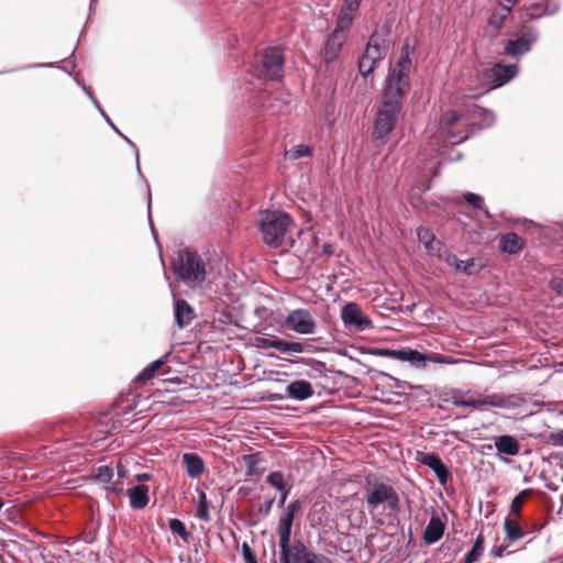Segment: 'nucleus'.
I'll return each instance as SVG.
<instances>
[{"instance_id":"obj_1","label":"nucleus","mask_w":563,"mask_h":563,"mask_svg":"<svg viewBox=\"0 0 563 563\" xmlns=\"http://www.w3.org/2000/svg\"><path fill=\"white\" fill-rule=\"evenodd\" d=\"M300 498L290 500L284 507L277 522L279 556L276 560V545L272 543V563H334L324 554L310 550L301 539L291 542L292 527L302 510Z\"/></svg>"},{"instance_id":"obj_2","label":"nucleus","mask_w":563,"mask_h":563,"mask_svg":"<svg viewBox=\"0 0 563 563\" xmlns=\"http://www.w3.org/2000/svg\"><path fill=\"white\" fill-rule=\"evenodd\" d=\"M172 272L176 279L195 289L206 280V263L198 252L185 247L178 252L177 258L172 264Z\"/></svg>"},{"instance_id":"obj_3","label":"nucleus","mask_w":563,"mask_h":563,"mask_svg":"<svg viewBox=\"0 0 563 563\" xmlns=\"http://www.w3.org/2000/svg\"><path fill=\"white\" fill-rule=\"evenodd\" d=\"M404 100L382 95L375 115L372 137L386 143L397 126Z\"/></svg>"},{"instance_id":"obj_4","label":"nucleus","mask_w":563,"mask_h":563,"mask_svg":"<svg viewBox=\"0 0 563 563\" xmlns=\"http://www.w3.org/2000/svg\"><path fill=\"white\" fill-rule=\"evenodd\" d=\"M295 224L292 217L282 210H264L261 212L260 230L264 242L271 247H279L288 229Z\"/></svg>"},{"instance_id":"obj_5","label":"nucleus","mask_w":563,"mask_h":563,"mask_svg":"<svg viewBox=\"0 0 563 563\" xmlns=\"http://www.w3.org/2000/svg\"><path fill=\"white\" fill-rule=\"evenodd\" d=\"M506 35L508 38L501 43V54L517 62L531 52L540 36L539 31L534 26L522 23H519L518 29L507 31Z\"/></svg>"},{"instance_id":"obj_6","label":"nucleus","mask_w":563,"mask_h":563,"mask_svg":"<svg viewBox=\"0 0 563 563\" xmlns=\"http://www.w3.org/2000/svg\"><path fill=\"white\" fill-rule=\"evenodd\" d=\"M284 54L274 47H268L256 55L252 64V73L258 79L277 81L284 78Z\"/></svg>"},{"instance_id":"obj_7","label":"nucleus","mask_w":563,"mask_h":563,"mask_svg":"<svg viewBox=\"0 0 563 563\" xmlns=\"http://www.w3.org/2000/svg\"><path fill=\"white\" fill-rule=\"evenodd\" d=\"M462 115L455 110H448L440 118L438 125L439 142L442 147L453 146L466 141L470 137V133L455 132L453 128L460 122Z\"/></svg>"},{"instance_id":"obj_8","label":"nucleus","mask_w":563,"mask_h":563,"mask_svg":"<svg viewBox=\"0 0 563 563\" xmlns=\"http://www.w3.org/2000/svg\"><path fill=\"white\" fill-rule=\"evenodd\" d=\"M409 73L396 66L389 69L383 84L382 95L405 100L410 89Z\"/></svg>"},{"instance_id":"obj_9","label":"nucleus","mask_w":563,"mask_h":563,"mask_svg":"<svg viewBox=\"0 0 563 563\" xmlns=\"http://www.w3.org/2000/svg\"><path fill=\"white\" fill-rule=\"evenodd\" d=\"M341 320L350 331L363 332L374 328L371 318L355 301H347L342 306Z\"/></svg>"},{"instance_id":"obj_10","label":"nucleus","mask_w":563,"mask_h":563,"mask_svg":"<svg viewBox=\"0 0 563 563\" xmlns=\"http://www.w3.org/2000/svg\"><path fill=\"white\" fill-rule=\"evenodd\" d=\"M135 407L136 404L134 400L132 401V404H129L124 407H121V405L115 402L111 409L101 413L98 419V422L101 426H103L104 429L98 431L97 440H104L111 432L120 430L122 427V421L117 417H125L126 415L132 412Z\"/></svg>"},{"instance_id":"obj_11","label":"nucleus","mask_w":563,"mask_h":563,"mask_svg":"<svg viewBox=\"0 0 563 563\" xmlns=\"http://www.w3.org/2000/svg\"><path fill=\"white\" fill-rule=\"evenodd\" d=\"M518 63L503 64L495 63L486 73L485 79L487 84V90H495L504 87L516 78L519 74Z\"/></svg>"},{"instance_id":"obj_12","label":"nucleus","mask_w":563,"mask_h":563,"mask_svg":"<svg viewBox=\"0 0 563 563\" xmlns=\"http://www.w3.org/2000/svg\"><path fill=\"white\" fill-rule=\"evenodd\" d=\"M361 353L407 362L415 368H417L419 361L418 357L420 355L419 350L409 346H402L399 349H390L384 346L363 347L361 349Z\"/></svg>"},{"instance_id":"obj_13","label":"nucleus","mask_w":563,"mask_h":563,"mask_svg":"<svg viewBox=\"0 0 563 563\" xmlns=\"http://www.w3.org/2000/svg\"><path fill=\"white\" fill-rule=\"evenodd\" d=\"M559 9V4L552 3L551 0H540L529 5H523L518 10L520 23L530 25V23L543 16L554 15Z\"/></svg>"},{"instance_id":"obj_14","label":"nucleus","mask_w":563,"mask_h":563,"mask_svg":"<svg viewBox=\"0 0 563 563\" xmlns=\"http://www.w3.org/2000/svg\"><path fill=\"white\" fill-rule=\"evenodd\" d=\"M76 48L77 46L74 47L71 54L69 57L65 58L62 64L59 63H54V62H47V63H33V64H24V65H21L19 67H15V68H12V69H9V70H3V71H0V75L2 74H5V73H12V71H19V70H25V69H35V68H58V69H62L64 71H66L69 76L73 77L74 81L76 82V85L78 87H80L82 89V86H86L79 78V75L78 74H73V70L76 68L77 66V63H76V59L74 58V55H75V52H76Z\"/></svg>"},{"instance_id":"obj_15","label":"nucleus","mask_w":563,"mask_h":563,"mask_svg":"<svg viewBox=\"0 0 563 563\" xmlns=\"http://www.w3.org/2000/svg\"><path fill=\"white\" fill-rule=\"evenodd\" d=\"M284 323L298 334H313L317 329L316 321L308 309L290 311L285 317Z\"/></svg>"},{"instance_id":"obj_16","label":"nucleus","mask_w":563,"mask_h":563,"mask_svg":"<svg viewBox=\"0 0 563 563\" xmlns=\"http://www.w3.org/2000/svg\"><path fill=\"white\" fill-rule=\"evenodd\" d=\"M390 32L391 27L389 24H385L380 29L376 26L369 35L364 48V57L369 58V56H375L380 53L383 60L389 45Z\"/></svg>"},{"instance_id":"obj_17","label":"nucleus","mask_w":563,"mask_h":563,"mask_svg":"<svg viewBox=\"0 0 563 563\" xmlns=\"http://www.w3.org/2000/svg\"><path fill=\"white\" fill-rule=\"evenodd\" d=\"M366 484L371 487V490L366 494V504L371 510L385 503L395 490L393 486L377 482L372 475L366 476Z\"/></svg>"},{"instance_id":"obj_18","label":"nucleus","mask_w":563,"mask_h":563,"mask_svg":"<svg viewBox=\"0 0 563 563\" xmlns=\"http://www.w3.org/2000/svg\"><path fill=\"white\" fill-rule=\"evenodd\" d=\"M497 457L508 464L510 460L505 456H517L520 453L521 444L512 434H500L493 438Z\"/></svg>"},{"instance_id":"obj_19","label":"nucleus","mask_w":563,"mask_h":563,"mask_svg":"<svg viewBox=\"0 0 563 563\" xmlns=\"http://www.w3.org/2000/svg\"><path fill=\"white\" fill-rule=\"evenodd\" d=\"M417 461L428 466L437 476L440 484H445L450 477L449 467L444 464L438 453L417 452Z\"/></svg>"},{"instance_id":"obj_20","label":"nucleus","mask_w":563,"mask_h":563,"mask_svg":"<svg viewBox=\"0 0 563 563\" xmlns=\"http://www.w3.org/2000/svg\"><path fill=\"white\" fill-rule=\"evenodd\" d=\"M445 521L446 515L444 512L442 516L434 511L432 512L422 534V540L426 545H432L442 539L445 531Z\"/></svg>"},{"instance_id":"obj_21","label":"nucleus","mask_w":563,"mask_h":563,"mask_svg":"<svg viewBox=\"0 0 563 563\" xmlns=\"http://www.w3.org/2000/svg\"><path fill=\"white\" fill-rule=\"evenodd\" d=\"M470 117L474 122L468 126L467 133L473 135L474 130H486L495 124L496 115L490 109L474 104L470 109Z\"/></svg>"},{"instance_id":"obj_22","label":"nucleus","mask_w":563,"mask_h":563,"mask_svg":"<svg viewBox=\"0 0 563 563\" xmlns=\"http://www.w3.org/2000/svg\"><path fill=\"white\" fill-rule=\"evenodd\" d=\"M521 518H522V515L521 516L508 515L505 518L503 527H504L507 540L514 542V541H517V540L526 537L530 532L529 529H527L526 527H523L520 523ZM542 528H543L542 525H538V526L533 527L531 529V531L539 532Z\"/></svg>"},{"instance_id":"obj_23","label":"nucleus","mask_w":563,"mask_h":563,"mask_svg":"<svg viewBox=\"0 0 563 563\" xmlns=\"http://www.w3.org/2000/svg\"><path fill=\"white\" fill-rule=\"evenodd\" d=\"M174 297V320L176 325L179 329H184L188 327L192 319L195 318L194 308L189 305V302L183 298H178L176 294H173Z\"/></svg>"},{"instance_id":"obj_24","label":"nucleus","mask_w":563,"mask_h":563,"mask_svg":"<svg viewBox=\"0 0 563 563\" xmlns=\"http://www.w3.org/2000/svg\"><path fill=\"white\" fill-rule=\"evenodd\" d=\"M312 384L306 379H296L288 383L285 387V397L296 401H303L312 397Z\"/></svg>"},{"instance_id":"obj_25","label":"nucleus","mask_w":563,"mask_h":563,"mask_svg":"<svg viewBox=\"0 0 563 563\" xmlns=\"http://www.w3.org/2000/svg\"><path fill=\"white\" fill-rule=\"evenodd\" d=\"M512 19L514 13L504 7V2L496 1V4L489 10L487 24L500 33L505 24Z\"/></svg>"},{"instance_id":"obj_26","label":"nucleus","mask_w":563,"mask_h":563,"mask_svg":"<svg viewBox=\"0 0 563 563\" xmlns=\"http://www.w3.org/2000/svg\"><path fill=\"white\" fill-rule=\"evenodd\" d=\"M181 465L189 478H198L206 472L203 459L196 452H185L181 454Z\"/></svg>"},{"instance_id":"obj_27","label":"nucleus","mask_w":563,"mask_h":563,"mask_svg":"<svg viewBox=\"0 0 563 563\" xmlns=\"http://www.w3.org/2000/svg\"><path fill=\"white\" fill-rule=\"evenodd\" d=\"M369 374H376V375H379V376H383V377H386V378L393 380L394 387L396 388V390H393L391 388H389V391L399 397L406 396L407 390H420V391L427 393L422 385H413L407 380L399 379L384 371H379V369H376L373 367H367V375H369Z\"/></svg>"},{"instance_id":"obj_28","label":"nucleus","mask_w":563,"mask_h":563,"mask_svg":"<svg viewBox=\"0 0 563 563\" xmlns=\"http://www.w3.org/2000/svg\"><path fill=\"white\" fill-rule=\"evenodd\" d=\"M526 245V240L519 236L516 232H507L499 238L498 249L500 252L508 255H516L520 253Z\"/></svg>"},{"instance_id":"obj_29","label":"nucleus","mask_w":563,"mask_h":563,"mask_svg":"<svg viewBox=\"0 0 563 563\" xmlns=\"http://www.w3.org/2000/svg\"><path fill=\"white\" fill-rule=\"evenodd\" d=\"M130 507L134 510L144 509L150 501V488L145 484H137L130 487L126 493Z\"/></svg>"},{"instance_id":"obj_30","label":"nucleus","mask_w":563,"mask_h":563,"mask_svg":"<svg viewBox=\"0 0 563 563\" xmlns=\"http://www.w3.org/2000/svg\"><path fill=\"white\" fill-rule=\"evenodd\" d=\"M439 258H442L449 266L454 267V269L459 273H463L467 276L476 274L478 271H475V261L474 258L460 260L455 254L450 252H444V254L439 253Z\"/></svg>"},{"instance_id":"obj_31","label":"nucleus","mask_w":563,"mask_h":563,"mask_svg":"<svg viewBox=\"0 0 563 563\" xmlns=\"http://www.w3.org/2000/svg\"><path fill=\"white\" fill-rule=\"evenodd\" d=\"M418 358H419L418 365H417L418 369L426 368L428 363L448 364V365H453V364H459V363H468V361H466V360L454 358L452 356H448V355H443V354L434 353V352H421L420 351V355Z\"/></svg>"},{"instance_id":"obj_32","label":"nucleus","mask_w":563,"mask_h":563,"mask_svg":"<svg viewBox=\"0 0 563 563\" xmlns=\"http://www.w3.org/2000/svg\"><path fill=\"white\" fill-rule=\"evenodd\" d=\"M344 41V36L333 32L330 33L324 44L323 59L327 64H330L335 60L343 46Z\"/></svg>"},{"instance_id":"obj_33","label":"nucleus","mask_w":563,"mask_h":563,"mask_svg":"<svg viewBox=\"0 0 563 563\" xmlns=\"http://www.w3.org/2000/svg\"><path fill=\"white\" fill-rule=\"evenodd\" d=\"M294 363L303 364L309 367V371L306 372L308 378L317 379L327 376V365L322 361L312 357H299Z\"/></svg>"},{"instance_id":"obj_34","label":"nucleus","mask_w":563,"mask_h":563,"mask_svg":"<svg viewBox=\"0 0 563 563\" xmlns=\"http://www.w3.org/2000/svg\"><path fill=\"white\" fill-rule=\"evenodd\" d=\"M114 477V467L111 464L98 465L95 466L88 479L95 483H100L103 485L110 484Z\"/></svg>"},{"instance_id":"obj_35","label":"nucleus","mask_w":563,"mask_h":563,"mask_svg":"<svg viewBox=\"0 0 563 563\" xmlns=\"http://www.w3.org/2000/svg\"><path fill=\"white\" fill-rule=\"evenodd\" d=\"M417 239L420 243L423 244L424 249L429 252L434 251V246H439V253L440 250L444 246L443 242L439 241L431 229L424 228V227H418L416 229Z\"/></svg>"},{"instance_id":"obj_36","label":"nucleus","mask_w":563,"mask_h":563,"mask_svg":"<svg viewBox=\"0 0 563 563\" xmlns=\"http://www.w3.org/2000/svg\"><path fill=\"white\" fill-rule=\"evenodd\" d=\"M382 62V54H377L375 56H369V58L364 57V53L358 59L357 69L363 78H367L373 75L374 70L378 67Z\"/></svg>"},{"instance_id":"obj_37","label":"nucleus","mask_w":563,"mask_h":563,"mask_svg":"<svg viewBox=\"0 0 563 563\" xmlns=\"http://www.w3.org/2000/svg\"><path fill=\"white\" fill-rule=\"evenodd\" d=\"M196 516L205 522L210 521V501L203 490H198Z\"/></svg>"},{"instance_id":"obj_38","label":"nucleus","mask_w":563,"mask_h":563,"mask_svg":"<svg viewBox=\"0 0 563 563\" xmlns=\"http://www.w3.org/2000/svg\"><path fill=\"white\" fill-rule=\"evenodd\" d=\"M484 404H485V410L488 407H495V408H504V409H511L515 408V402L512 401L511 397H504L499 395H488L484 397Z\"/></svg>"},{"instance_id":"obj_39","label":"nucleus","mask_w":563,"mask_h":563,"mask_svg":"<svg viewBox=\"0 0 563 563\" xmlns=\"http://www.w3.org/2000/svg\"><path fill=\"white\" fill-rule=\"evenodd\" d=\"M353 21L354 16L350 14V11H346L342 8L338 14L335 27L332 30V32L342 35L344 32L350 30Z\"/></svg>"},{"instance_id":"obj_40","label":"nucleus","mask_w":563,"mask_h":563,"mask_svg":"<svg viewBox=\"0 0 563 563\" xmlns=\"http://www.w3.org/2000/svg\"><path fill=\"white\" fill-rule=\"evenodd\" d=\"M168 528L175 536L179 537L184 542H188L191 538V533L187 530L185 522L178 518H169Z\"/></svg>"},{"instance_id":"obj_41","label":"nucleus","mask_w":563,"mask_h":563,"mask_svg":"<svg viewBox=\"0 0 563 563\" xmlns=\"http://www.w3.org/2000/svg\"><path fill=\"white\" fill-rule=\"evenodd\" d=\"M282 340L283 339L276 335H268V338L256 336L254 339L253 345L257 349H275L277 351H280Z\"/></svg>"},{"instance_id":"obj_42","label":"nucleus","mask_w":563,"mask_h":563,"mask_svg":"<svg viewBox=\"0 0 563 563\" xmlns=\"http://www.w3.org/2000/svg\"><path fill=\"white\" fill-rule=\"evenodd\" d=\"M531 488H525L511 499V503L509 505L510 515L521 516L520 506L525 503V499L531 495Z\"/></svg>"},{"instance_id":"obj_43","label":"nucleus","mask_w":563,"mask_h":563,"mask_svg":"<svg viewBox=\"0 0 563 563\" xmlns=\"http://www.w3.org/2000/svg\"><path fill=\"white\" fill-rule=\"evenodd\" d=\"M452 404L456 407H471L477 410H485L484 398L453 397Z\"/></svg>"},{"instance_id":"obj_44","label":"nucleus","mask_w":563,"mask_h":563,"mask_svg":"<svg viewBox=\"0 0 563 563\" xmlns=\"http://www.w3.org/2000/svg\"><path fill=\"white\" fill-rule=\"evenodd\" d=\"M305 351L311 352L312 347L308 346L306 349L301 342L287 341L284 339L282 340V345H280V351H279L280 353L295 354V353H302Z\"/></svg>"},{"instance_id":"obj_45","label":"nucleus","mask_w":563,"mask_h":563,"mask_svg":"<svg viewBox=\"0 0 563 563\" xmlns=\"http://www.w3.org/2000/svg\"><path fill=\"white\" fill-rule=\"evenodd\" d=\"M266 483L274 487L276 490L292 486L286 483L284 474L279 471H272L266 476Z\"/></svg>"},{"instance_id":"obj_46","label":"nucleus","mask_w":563,"mask_h":563,"mask_svg":"<svg viewBox=\"0 0 563 563\" xmlns=\"http://www.w3.org/2000/svg\"><path fill=\"white\" fill-rule=\"evenodd\" d=\"M260 455H261V453L257 452V453L245 454L243 456V461L246 465V475L253 476V475H258L261 473L256 468L257 464L261 462Z\"/></svg>"},{"instance_id":"obj_47","label":"nucleus","mask_w":563,"mask_h":563,"mask_svg":"<svg viewBox=\"0 0 563 563\" xmlns=\"http://www.w3.org/2000/svg\"><path fill=\"white\" fill-rule=\"evenodd\" d=\"M463 201L476 210L484 209V198L479 194L467 191L463 195Z\"/></svg>"},{"instance_id":"obj_48","label":"nucleus","mask_w":563,"mask_h":563,"mask_svg":"<svg viewBox=\"0 0 563 563\" xmlns=\"http://www.w3.org/2000/svg\"><path fill=\"white\" fill-rule=\"evenodd\" d=\"M146 205H147V219H148L150 229H151V232H152V235H153L155 242L158 244L157 231L155 229L153 218H152V194H151V188H150L148 183H146Z\"/></svg>"},{"instance_id":"obj_49","label":"nucleus","mask_w":563,"mask_h":563,"mask_svg":"<svg viewBox=\"0 0 563 563\" xmlns=\"http://www.w3.org/2000/svg\"><path fill=\"white\" fill-rule=\"evenodd\" d=\"M409 198H410V203L413 208L429 211L428 200L424 198V196H420V195L413 192L411 189L410 194H409Z\"/></svg>"},{"instance_id":"obj_50","label":"nucleus","mask_w":563,"mask_h":563,"mask_svg":"<svg viewBox=\"0 0 563 563\" xmlns=\"http://www.w3.org/2000/svg\"><path fill=\"white\" fill-rule=\"evenodd\" d=\"M262 518L263 517L260 515L258 510L255 511L252 508L246 509L243 515V519L249 527H256L261 522Z\"/></svg>"},{"instance_id":"obj_51","label":"nucleus","mask_w":563,"mask_h":563,"mask_svg":"<svg viewBox=\"0 0 563 563\" xmlns=\"http://www.w3.org/2000/svg\"><path fill=\"white\" fill-rule=\"evenodd\" d=\"M310 155H311V148L305 144L296 145L289 152V156L291 159H299L301 157H306V156H310Z\"/></svg>"},{"instance_id":"obj_52","label":"nucleus","mask_w":563,"mask_h":563,"mask_svg":"<svg viewBox=\"0 0 563 563\" xmlns=\"http://www.w3.org/2000/svg\"><path fill=\"white\" fill-rule=\"evenodd\" d=\"M241 554L245 563H257L256 553L246 541L241 545Z\"/></svg>"},{"instance_id":"obj_53","label":"nucleus","mask_w":563,"mask_h":563,"mask_svg":"<svg viewBox=\"0 0 563 563\" xmlns=\"http://www.w3.org/2000/svg\"><path fill=\"white\" fill-rule=\"evenodd\" d=\"M156 371L154 368V365H146L135 377V380L139 383H146L151 379H153L156 375Z\"/></svg>"},{"instance_id":"obj_54","label":"nucleus","mask_w":563,"mask_h":563,"mask_svg":"<svg viewBox=\"0 0 563 563\" xmlns=\"http://www.w3.org/2000/svg\"><path fill=\"white\" fill-rule=\"evenodd\" d=\"M544 441L555 446L563 448V429L558 431L549 432L544 435Z\"/></svg>"},{"instance_id":"obj_55","label":"nucleus","mask_w":563,"mask_h":563,"mask_svg":"<svg viewBox=\"0 0 563 563\" xmlns=\"http://www.w3.org/2000/svg\"><path fill=\"white\" fill-rule=\"evenodd\" d=\"M393 515H398L400 511V498L396 490H394L388 499L385 501Z\"/></svg>"},{"instance_id":"obj_56","label":"nucleus","mask_w":563,"mask_h":563,"mask_svg":"<svg viewBox=\"0 0 563 563\" xmlns=\"http://www.w3.org/2000/svg\"><path fill=\"white\" fill-rule=\"evenodd\" d=\"M275 501H276L275 496H269V495L265 496L264 503L262 505H260V507H258L260 515H262V517H267L271 514Z\"/></svg>"},{"instance_id":"obj_57","label":"nucleus","mask_w":563,"mask_h":563,"mask_svg":"<svg viewBox=\"0 0 563 563\" xmlns=\"http://www.w3.org/2000/svg\"><path fill=\"white\" fill-rule=\"evenodd\" d=\"M102 488L113 495L121 496L124 494L123 483H119L117 481L111 482L110 484H106Z\"/></svg>"},{"instance_id":"obj_58","label":"nucleus","mask_w":563,"mask_h":563,"mask_svg":"<svg viewBox=\"0 0 563 563\" xmlns=\"http://www.w3.org/2000/svg\"><path fill=\"white\" fill-rule=\"evenodd\" d=\"M483 553H484V551H482V550H476V548H473V547H472V548L466 552V554H465V556H464V559H463V563H475V562H477V561L481 559V556L483 555Z\"/></svg>"},{"instance_id":"obj_59","label":"nucleus","mask_w":563,"mask_h":563,"mask_svg":"<svg viewBox=\"0 0 563 563\" xmlns=\"http://www.w3.org/2000/svg\"><path fill=\"white\" fill-rule=\"evenodd\" d=\"M548 286L552 291L563 296V277H552Z\"/></svg>"},{"instance_id":"obj_60","label":"nucleus","mask_w":563,"mask_h":563,"mask_svg":"<svg viewBox=\"0 0 563 563\" xmlns=\"http://www.w3.org/2000/svg\"><path fill=\"white\" fill-rule=\"evenodd\" d=\"M115 481L119 483H123L124 479L129 476V470L122 462H118L115 465Z\"/></svg>"},{"instance_id":"obj_61","label":"nucleus","mask_w":563,"mask_h":563,"mask_svg":"<svg viewBox=\"0 0 563 563\" xmlns=\"http://www.w3.org/2000/svg\"><path fill=\"white\" fill-rule=\"evenodd\" d=\"M291 489H292V486H289V487H286V488L277 490L279 493V497L276 500H277V507L279 509H282V508L287 506L286 505V500H287L288 496L290 495Z\"/></svg>"},{"instance_id":"obj_62","label":"nucleus","mask_w":563,"mask_h":563,"mask_svg":"<svg viewBox=\"0 0 563 563\" xmlns=\"http://www.w3.org/2000/svg\"><path fill=\"white\" fill-rule=\"evenodd\" d=\"M411 64V56L399 55L395 66L410 71Z\"/></svg>"},{"instance_id":"obj_63","label":"nucleus","mask_w":563,"mask_h":563,"mask_svg":"<svg viewBox=\"0 0 563 563\" xmlns=\"http://www.w3.org/2000/svg\"><path fill=\"white\" fill-rule=\"evenodd\" d=\"M412 191L420 195V196H424L426 192H428L430 189H431V183L428 181V183H424V184H416L412 186Z\"/></svg>"},{"instance_id":"obj_64","label":"nucleus","mask_w":563,"mask_h":563,"mask_svg":"<svg viewBox=\"0 0 563 563\" xmlns=\"http://www.w3.org/2000/svg\"><path fill=\"white\" fill-rule=\"evenodd\" d=\"M272 313V311L266 308L265 306H258L254 310V314L261 320H265L268 318V316Z\"/></svg>"}]
</instances>
